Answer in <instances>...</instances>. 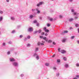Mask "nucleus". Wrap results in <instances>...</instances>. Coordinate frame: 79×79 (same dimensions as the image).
Instances as JSON below:
<instances>
[{
  "instance_id": "69168bd1",
  "label": "nucleus",
  "mask_w": 79,
  "mask_h": 79,
  "mask_svg": "<svg viewBox=\"0 0 79 79\" xmlns=\"http://www.w3.org/2000/svg\"><path fill=\"white\" fill-rule=\"evenodd\" d=\"M73 28H72V27H70V30H71V29H72Z\"/></svg>"
},
{
  "instance_id": "ddd939ff",
  "label": "nucleus",
  "mask_w": 79,
  "mask_h": 79,
  "mask_svg": "<svg viewBox=\"0 0 79 79\" xmlns=\"http://www.w3.org/2000/svg\"><path fill=\"white\" fill-rule=\"evenodd\" d=\"M11 19L12 21H15V17H11Z\"/></svg>"
},
{
  "instance_id": "9b49d317",
  "label": "nucleus",
  "mask_w": 79,
  "mask_h": 79,
  "mask_svg": "<svg viewBox=\"0 0 79 79\" xmlns=\"http://www.w3.org/2000/svg\"><path fill=\"white\" fill-rule=\"evenodd\" d=\"M73 15H76V16H78L79 15V13L75 12L73 14Z\"/></svg>"
},
{
  "instance_id": "39448f33",
  "label": "nucleus",
  "mask_w": 79,
  "mask_h": 79,
  "mask_svg": "<svg viewBox=\"0 0 79 79\" xmlns=\"http://www.w3.org/2000/svg\"><path fill=\"white\" fill-rule=\"evenodd\" d=\"M34 31V29L32 27H29L28 29V32H32Z\"/></svg>"
},
{
  "instance_id": "f704fd0d",
  "label": "nucleus",
  "mask_w": 79,
  "mask_h": 79,
  "mask_svg": "<svg viewBox=\"0 0 79 79\" xmlns=\"http://www.w3.org/2000/svg\"><path fill=\"white\" fill-rule=\"evenodd\" d=\"M40 44H41L40 42H38L37 44L39 46L40 45Z\"/></svg>"
},
{
  "instance_id": "5fc2aeb1",
  "label": "nucleus",
  "mask_w": 79,
  "mask_h": 79,
  "mask_svg": "<svg viewBox=\"0 0 79 79\" xmlns=\"http://www.w3.org/2000/svg\"><path fill=\"white\" fill-rule=\"evenodd\" d=\"M52 44H53V45H56V43H55V42H53L52 43Z\"/></svg>"
},
{
  "instance_id": "423d86ee",
  "label": "nucleus",
  "mask_w": 79,
  "mask_h": 79,
  "mask_svg": "<svg viewBox=\"0 0 79 79\" xmlns=\"http://www.w3.org/2000/svg\"><path fill=\"white\" fill-rule=\"evenodd\" d=\"M61 53L63 54H64V53H66V51L64 50H61L60 51Z\"/></svg>"
},
{
  "instance_id": "20e7f679",
  "label": "nucleus",
  "mask_w": 79,
  "mask_h": 79,
  "mask_svg": "<svg viewBox=\"0 0 79 79\" xmlns=\"http://www.w3.org/2000/svg\"><path fill=\"white\" fill-rule=\"evenodd\" d=\"M43 4H44V2H39L38 4H37L36 6H38V7H39L40 5H42Z\"/></svg>"
},
{
  "instance_id": "a211bd4d",
  "label": "nucleus",
  "mask_w": 79,
  "mask_h": 79,
  "mask_svg": "<svg viewBox=\"0 0 79 79\" xmlns=\"http://www.w3.org/2000/svg\"><path fill=\"white\" fill-rule=\"evenodd\" d=\"M73 20H74V19H73V18H70L69 19V21L70 22H71L73 21Z\"/></svg>"
},
{
  "instance_id": "603ef678",
  "label": "nucleus",
  "mask_w": 79,
  "mask_h": 79,
  "mask_svg": "<svg viewBox=\"0 0 79 79\" xmlns=\"http://www.w3.org/2000/svg\"><path fill=\"white\" fill-rule=\"evenodd\" d=\"M53 69H54V70H56V67H53Z\"/></svg>"
},
{
  "instance_id": "5701e85b",
  "label": "nucleus",
  "mask_w": 79,
  "mask_h": 79,
  "mask_svg": "<svg viewBox=\"0 0 79 79\" xmlns=\"http://www.w3.org/2000/svg\"><path fill=\"white\" fill-rule=\"evenodd\" d=\"M71 12L72 13H75V12H74V11H75V10H74V9H72L71 10Z\"/></svg>"
},
{
  "instance_id": "052dcab7",
  "label": "nucleus",
  "mask_w": 79,
  "mask_h": 79,
  "mask_svg": "<svg viewBox=\"0 0 79 79\" xmlns=\"http://www.w3.org/2000/svg\"><path fill=\"white\" fill-rule=\"evenodd\" d=\"M75 18L76 19H77V18H78V17H75Z\"/></svg>"
},
{
  "instance_id": "680f3d73",
  "label": "nucleus",
  "mask_w": 79,
  "mask_h": 79,
  "mask_svg": "<svg viewBox=\"0 0 79 79\" xmlns=\"http://www.w3.org/2000/svg\"><path fill=\"white\" fill-rule=\"evenodd\" d=\"M54 56H55V54H54L52 56V57H54Z\"/></svg>"
},
{
  "instance_id": "4468645a",
  "label": "nucleus",
  "mask_w": 79,
  "mask_h": 79,
  "mask_svg": "<svg viewBox=\"0 0 79 79\" xmlns=\"http://www.w3.org/2000/svg\"><path fill=\"white\" fill-rule=\"evenodd\" d=\"M33 23L34 24H36L37 23V21L36 20H35L33 21Z\"/></svg>"
},
{
  "instance_id": "c85d7f7f",
  "label": "nucleus",
  "mask_w": 79,
  "mask_h": 79,
  "mask_svg": "<svg viewBox=\"0 0 79 79\" xmlns=\"http://www.w3.org/2000/svg\"><path fill=\"white\" fill-rule=\"evenodd\" d=\"M60 76V73H58L56 74V76Z\"/></svg>"
},
{
  "instance_id": "4d7b16f0",
  "label": "nucleus",
  "mask_w": 79,
  "mask_h": 79,
  "mask_svg": "<svg viewBox=\"0 0 79 79\" xmlns=\"http://www.w3.org/2000/svg\"><path fill=\"white\" fill-rule=\"evenodd\" d=\"M45 36H47V35H48V34L47 33H45Z\"/></svg>"
},
{
  "instance_id": "4c0bfd02",
  "label": "nucleus",
  "mask_w": 79,
  "mask_h": 79,
  "mask_svg": "<svg viewBox=\"0 0 79 79\" xmlns=\"http://www.w3.org/2000/svg\"><path fill=\"white\" fill-rule=\"evenodd\" d=\"M31 46V44H27V47H30Z\"/></svg>"
},
{
  "instance_id": "412c9836",
  "label": "nucleus",
  "mask_w": 79,
  "mask_h": 79,
  "mask_svg": "<svg viewBox=\"0 0 79 79\" xmlns=\"http://www.w3.org/2000/svg\"><path fill=\"white\" fill-rule=\"evenodd\" d=\"M38 32L39 34H40V33L42 32V30L41 29H40L38 31Z\"/></svg>"
},
{
  "instance_id": "f3484780",
  "label": "nucleus",
  "mask_w": 79,
  "mask_h": 79,
  "mask_svg": "<svg viewBox=\"0 0 79 79\" xmlns=\"http://www.w3.org/2000/svg\"><path fill=\"white\" fill-rule=\"evenodd\" d=\"M2 20H3V17L0 16V22H1V21H2Z\"/></svg>"
},
{
  "instance_id": "473e14b6",
  "label": "nucleus",
  "mask_w": 79,
  "mask_h": 79,
  "mask_svg": "<svg viewBox=\"0 0 79 79\" xmlns=\"http://www.w3.org/2000/svg\"><path fill=\"white\" fill-rule=\"evenodd\" d=\"M41 34V35H44L45 34V32H42Z\"/></svg>"
},
{
  "instance_id": "49530a36",
  "label": "nucleus",
  "mask_w": 79,
  "mask_h": 79,
  "mask_svg": "<svg viewBox=\"0 0 79 79\" xmlns=\"http://www.w3.org/2000/svg\"><path fill=\"white\" fill-rule=\"evenodd\" d=\"M49 20L50 21H53V19L52 18H50L49 19Z\"/></svg>"
},
{
  "instance_id": "774afa93",
  "label": "nucleus",
  "mask_w": 79,
  "mask_h": 79,
  "mask_svg": "<svg viewBox=\"0 0 79 79\" xmlns=\"http://www.w3.org/2000/svg\"><path fill=\"white\" fill-rule=\"evenodd\" d=\"M77 42L78 44H79V41H77Z\"/></svg>"
},
{
  "instance_id": "bb28decb",
  "label": "nucleus",
  "mask_w": 79,
  "mask_h": 79,
  "mask_svg": "<svg viewBox=\"0 0 79 79\" xmlns=\"http://www.w3.org/2000/svg\"><path fill=\"white\" fill-rule=\"evenodd\" d=\"M75 36H72L71 37V39H74Z\"/></svg>"
},
{
  "instance_id": "b1692460",
  "label": "nucleus",
  "mask_w": 79,
  "mask_h": 79,
  "mask_svg": "<svg viewBox=\"0 0 79 79\" xmlns=\"http://www.w3.org/2000/svg\"><path fill=\"white\" fill-rule=\"evenodd\" d=\"M37 32H38V31H35L33 32V34H37Z\"/></svg>"
},
{
  "instance_id": "a18cd8bd",
  "label": "nucleus",
  "mask_w": 79,
  "mask_h": 79,
  "mask_svg": "<svg viewBox=\"0 0 79 79\" xmlns=\"http://www.w3.org/2000/svg\"><path fill=\"white\" fill-rule=\"evenodd\" d=\"M21 27V26L20 25H18L17 26V28H20Z\"/></svg>"
},
{
  "instance_id": "393cba45",
  "label": "nucleus",
  "mask_w": 79,
  "mask_h": 79,
  "mask_svg": "<svg viewBox=\"0 0 79 79\" xmlns=\"http://www.w3.org/2000/svg\"><path fill=\"white\" fill-rule=\"evenodd\" d=\"M15 32L16 31H15V30H14L11 32V33H12V34H14V33H15Z\"/></svg>"
},
{
  "instance_id": "e433bc0d",
  "label": "nucleus",
  "mask_w": 79,
  "mask_h": 79,
  "mask_svg": "<svg viewBox=\"0 0 79 79\" xmlns=\"http://www.w3.org/2000/svg\"><path fill=\"white\" fill-rule=\"evenodd\" d=\"M10 51H8L7 52V55H10Z\"/></svg>"
},
{
  "instance_id": "1a4fd4ad",
  "label": "nucleus",
  "mask_w": 79,
  "mask_h": 79,
  "mask_svg": "<svg viewBox=\"0 0 79 79\" xmlns=\"http://www.w3.org/2000/svg\"><path fill=\"white\" fill-rule=\"evenodd\" d=\"M36 11L37 14H40V11L39 10L38 8H36Z\"/></svg>"
},
{
  "instance_id": "cd10ccee",
  "label": "nucleus",
  "mask_w": 79,
  "mask_h": 79,
  "mask_svg": "<svg viewBox=\"0 0 79 79\" xmlns=\"http://www.w3.org/2000/svg\"><path fill=\"white\" fill-rule=\"evenodd\" d=\"M75 26L77 27H79V24H78V23H76L75 24Z\"/></svg>"
},
{
  "instance_id": "37998d69",
  "label": "nucleus",
  "mask_w": 79,
  "mask_h": 79,
  "mask_svg": "<svg viewBox=\"0 0 79 79\" xmlns=\"http://www.w3.org/2000/svg\"><path fill=\"white\" fill-rule=\"evenodd\" d=\"M8 43L9 44H11L12 42L11 41H9L8 42Z\"/></svg>"
},
{
  "instance_id": "a19ab883",
  "label": "nucleus",
  "mask_w": 79,
  "mask_h": 79,
  "mask_svg": "<svg viewBox=\"0 0 79 79\" xmlns=\"http://www.w3.org/2000/svg\"><path fill=\"white\" fill-rule=\"evenodd\" d=\"M20 77H24V74H22L20 75Z\"/></svg>"
},
{
  "instance_id": "a878e982",
  "label": "nucleus",
  "mask_w": 79,
  "mask_h": 79,
  "mask_svg": "<svg viewBox=\"0 0 79 79\" xmlns=\"http://www.w3.org/2000/svg\"><path fill=\"white\" fill-rule=\"evenodd\" d=\"M63 60H64V61H66V60H67V58L65 57H64L63 58Z\"/></svg>"
},
{
  "instance_id": "2eb2a0df",
  "label": "nucleus",
  "mask_w": 79,
  "mask_h": 79,
  "mask_svg": "<svg viewBox=\"0 0 79 79\" xmlns=\"http://www.w3.org/2000/svg\"><path fill=\"white\" fill-rule=\"evenodd\" d=\"M33 17H34V16H33V15H30L29 16V18H30V19H32V18H33Z\"/></svg>"
},
{
  "instance_id": "f8f14e48",
  "label": "nucleus",
  "mask_w": 79,
  "mask_h": 79,
  "mask_svg": "<svg viewBox=\"0 0 79 79\" xmlns=\"http://www.w3.org/2000/svg\"><path fill=\"white\" fill-rule=\"evenodd\" d=\"M64 66L66 68H68L69 67V65L68 64H66L64 65Z\"/></svg>"
},
{
  "instance_id": "de8ad7c7",
  "label": "nucleus",
  "mask_w": 79,
  "mask_h": 79,
  "mask_svg": "<svg viewBox=\"0 0 79 79\" xmlns=\"http://www.w3.org/2000/svg\"><path fill=\"white\" fill-rule=\"evenodd\" d=\"M36 9H32L31 10V11H32V12H34V11H35V10Z\"/></svg>"
},
{
  "instance_id": "6ab92c4d",
  "label": "nucleus",
  "mask_w": 79,
  "mask_h": 79,
  "mask_svg": "<svg viewBox=\"0 0 79 79\" xmlns=\"http://www.w3.org/2000/svg\"><path fill=\"white\" fill-rule=\"evenodd\" d=\"M62 41L63 43H65L66 42V40L65 39H63Z\"/></svg>"
},
{
  "instance_id": "8fccbe9b",
  "label": "nucleus",
  "mask_w": 79,
  "mask_h": 79,
  "mask_svg": "<svg viewBox=\"0 0 79 79\" xmlns=\"http://www.w3.org/2000/svg\"><path fill=\"white\" fill-rule=\"evenodd\" d=\"M47 26H48V27H49V26H50V25L49 24H48Z\"/></svg>"
},
{
  "instance_id": "9d476101",
  "label": "nucleus",
  "mask_w": 79,
  "mask_h": 79,
  "mask_svg": "<svg viewBox=\"0 0 79 79\" xmlns=\"http://www.w3.org/2000/svg\"><path fill=\"white\" fill-rule=\"evenodd\" d=\"M79 78V75H76V77L73 78V79H78Z\"/></svg>"
},
{
  "instance_id": "2f4dec72",
  "label": "nucleus",
  "mask_w": 79,
  "mask_h": 79,
  "mask_svg": "<svg viewBox=\"0 0 79 79\" xmlns=\"http://www.w3.org/2000/svg\"><path fill=\"white\" fill-rule=\"evenodd\" d=\"M60 59H58L57 60V63H60Z\"/></svg>"
},
{
  "instance_id": "7c9ffc66",
  "label": "nucleus",
  "mask_w": 79,
  "mask_h": 79,
  "mask_svg": "<svg viewBox=\"0 0 79 79\" xmlns=\"http://www.w3.org/2000/svg\"><path fill=\"white\" fill-rule=\"evenodd\" d=\"M2 46H6V44L5 43H3L2 44Z\"/></svg>"
},
{
  "instance_id": "0eeeda50",
  "label": "nucleus",
  "mask_w": 79,
  "mask_h": 79,
  "mask_svg": "<svg viewBox=\"0 0 79 79\" xmlns=\"http://www.w3.org/2000/svg\"><path fill=\"white\" fill-rule=\"evenodd\" d=\"M10 60V61L11 62H13V61H15V60L14 58H10L9 59Z\"/></svg>"
},
{
  "instance_id": "864d4df0",
  "label": "nucleus",
  "mask_w": 79,
  "mask_h": 79,
  "mask_svg": "<svg viewBox=\"0 0 79 79\" xmlns=\"http://www.w3.org/2000/svg\"><path fill=\"white\" fill-rule=\"evenodd\" d=\"M69 1L70 2H73V0H69Z\"/></svg>"
},
{
  "instance_id": "4be33fe9",
  "label": "nucleus",
  "mask_w": 79,
  "mask_h": 79,
  "mask_svg": "<svg viewBox=\"0 0 79 79\" xmlns=\"http://www.w3.org/2000/svg\"><path fill=\"white\" fill-rule=\"evenodd\" d=\"M23 37V35H19V38L20 39H21Z\"/></svg>"
},
{
  "instance_id": "e2e57ef3",
  "label": "nucleus",
  "mask_w": 79,
  "mask_h": 79,
  "mask_svg": "<svg viewBox=\"0 0 79 79\" xmlns=\"http://www.w3.org/2000/svg\"><path fill=\"white\" fill-rule=\"evenodd\" d=\"M7 2H10V0H6Z\"/></svg>"
},
{
  "instance_id": "ea45409f",
  "label": "nucleus",
  "mask_w": 79,
  "mask_h": 79,
  "mask_svg": "<svg viewBox=\"0 0 79 79\" xmlns=\"http://www.w3.org/2000/svg\"><path fill=\"white\" fill-rule=\"evenodd\" d=\"M52 42V40H49L48 41V43H50Z\"/></svg>"
},
{
  "instance_id": "f257e3e1",
  "label": "nucleus",
  "mask_w": 79,
  "mask_h": 79,
  "mask_svg": "<svg viewBox=\"0 0 79 79\" xmlns=\"http://www.w3.org/2000/svg\"><path fill=\"white\" fill-rule=\"evenodd\" d=\"M33 56L34 57H35V58L37 60H39V56L38 55V54L36 53H35L34 54Z\"/></svg>"
},
{
  "instance_id": "72a5a7b5",
  "label": "nucleus",
  "mask_w": 79,
  "mask_h": 79,
  "mask_svg": "<svg viewBox=\"0 0 79 79\" xmlns=\"http://www.w3.org/2000/svg\"><path fill=\"white\" fill-rule=\"evenodd\" d=\"M31 38V36L30 35H28L27 36V38L28 39H30Z\"/></svg>"
},
{
  "instance_id": "c03bdc74",
  "label": "nucleus",
  "mask_w": 79,
  "mask_h": 79,
  "mask_svg": "<svg viewBox=\"0 0 79 79\" xmlns=\"http://www.w3.org/2000/svg\"><path fill=\"white\" fill-rule=\"evenodd\" d=\"M76 66H77V67H79V64L77 63L76 64Z\"/></svg>"
},
{
  "instance_id": "09e8293b",
  "label": "nucleus",
  "mask_w": 79,
  "mask_h": 79,
  "mask_svg": "<svg viewBox=\"0 0 79 79\" xmlns=\"http://www.w3.org/2000/svg\"><path fill=\"white\" fill-rule=\"evenodd\" d=\"M39 19L40 20H42V17L40 16L39 17Z\"/></svg>"
},
{
  "instance_id": "bf43d9fd",
  "label": "nucleus",
  "mask_w": 79,
  "mask_h": 79,
  "mask_svg": "<svg viewBox=\"0 0 79 79\" xmlns=\"http://www.w3.org/2000/svg\"><path fill=\"white\" fill-rule=\"evenodd\" d=\"M77 30L78 31V33L79 34V28L77 29Z\"/></svg>"
},
{
  "instance_id": "c9c22d12",
  "label": "nucleus",
  "mask_w": 79,
  "mask_h": 79,
  "mask_svg": "<svg viewBox=\"0 0 79 79\" xmlns=\"http://www.w3.org/2000/svg\"><path fill=\"white\" fill-rule=\"evenodd\" d=\"M64 33L65 34L66 33H68V31H64Z\"/></svg>"
},
{
  "instance_id": "6e6d98bb",
  "label": "nucleus",
  "mask_w": 79,
  "mask_h": 79,
  "mask_svg": "<svg viewBox=\"0 0 79 79\" xmlns=\"http://www.w3.org/2000/svg\"><path fill=\"white\" fill-rule=\"evenodd\" d=\"M60 49H61V48H58V52H60Z\"/></svg>"
},
{
  "instance_id": "0e129e2a",
  "label": "nucleus",
  "mask_w": 79,
  "mask_h": 79,
  "mask_svg": "<svg viewBox=\"0 0 79 79\" xmlns=\"http://www.w3.org/2000/svg\"><path fill=\"white\" fill-rule=\"evenodd\" d=\"M27 38H25V39H24V40L25 41V40H27Z\"/></svg>"
},
{
  "instance_id": "6e6552de",
  "label": "nucleus",
  "mask_w": 79,
  "mask_h": 79,
  "mask_svg": "<svg viewBox=\"0 0 79 79\" xmlns=\"http://www.w3.org/2000/svg\"><path fill=\"white\" fill-rule=\"evenodd\" d=\"M44 29L45 32H49V30H48V29H47L46 27H44Z\"/></svg>"
},
{
  "instance_id": "c756f323",
  "label": "nucleus",
  "mask_w": 79,
  "mask_h": 79,
  "mask_svg": "<svg viewBox=\"0 0 79 79\" xmlns=\"http://www.w3.org/2000/svg\"><path fill=\"white\" fill-rule=\"evenodd\" d=\"M3 11L0 10V14H3Z\"/></svg>"
},
{
  "instance_id": "dca6fc26",
  "label": "nucleus",
  "mask_w": 79,
  "mask_h": 79,
  "mask_svg": "<svg viewBox=\"0 0 79 79\" xmlns=\"http://www.w3.org/2000/svg\"><path fill=\"white\" fill-rule=\"evenodd\" d=\"M37 51H39V48H35V52H37Z\"/></svg>"
},
{
  "instance_id": "aec40b11",
  "label": "nucleus",
  "mask_w": 79,
  "mask_h": 79,
  "mask_svg": "<svg viewBox=\"0 0 79 79\" xmlns=\"http://www.w3.org/2000/svg\"><path fill=\"white\" fill-rule=\"evenodd\" d=\"M49 65V63H45V66H48Z\"/></svg>"
},
{
  "instance_id": "7ed1b4c3",
  "label": "nucleus",
  "mask_w": 79,
  "mask_h": 79,
  "mask_svg": "<svg viewBox=\"0 0 79 79\" xmlns=\"http://www.w3.org/2000/svg\"><path fill=\"white\" fill-rule=\"evenodd\" d=\"M12 65L13 66H14L15 67H18V63L17 62H14L12 63Z\"/></svg>"
},
{
  "instance_id": "3c124183",
  "label": "nucleus",
  "mask_w": 79,
  "mask_h": 79,
  "mask_svg": "<svg viewBox=\"0 0 79 79\" xmlns=\"http://www.w3.org/2000/svg\"><path fill=\"white\" fill-rule=\"evenodd\" d=\"M36 24V26H39V23H38L37 22Z\"/></svg>"
},
{
  "instance_id": "338daca9",
  "label": "nucleus",
  "mask_w": 79,
  "mask_h": 79,
  "mask_svg": "<svg viewBox=\"0 0 79 79\" xmlns=\"http://www.w3.org/2000/svg\"><path fill=\"white\" fill-rule=\"evenodd\" d=\"M51 12H53V11L52 10H51Z\"/></svg>"
},
{
  "instance_id": "13d9d810",
  "label": "nucleus",
  "mask_w": 79,
  "mask_h": 79,
  "mask_svg": "<svg viewBox=\"0 0 79 79\" xmlns=\"http://www.w3.org/2000/svg\"><path fill=\"white\" fill-rule=\"evenodd\" d=\"M41 45H44V44L43 43H41Z\"/></svg>"
},
{
  "instance_id": "58836bf2",
  "label": "nucleus",
  "mask_w": 79,
  "mask_h": 79,
  "mask_svg": "<svg viewBox=\"0 0 79 79\" xmlns=\"http://www.w3.org/2000/svg\"><path fill=\"white\" fill-rule=\"evenodd\" d=\"M61 35H64V31L61 32Z\"/></svg>"
},
{
  "instance_id": "f03ea898",
  "label": "nucleus",
  "mask_w": 79,
  "mask_h": 79,
  "mask_svg": "<svg viewBox=\"0 0 79 79\" xmlns=\"http://www.w3.org/2000/svg\"><path fill=\"white\" fill-rule=\"evenodd\" d=\"M40 39H43L44 40H45V42H47L48 40V38H47L46 37H43V36H40Z\"/></svg>"
},
{
  "instance_id": "79ce46f5",
  "label": "nucleus",
  "mask_w": 79,
  "mask_h": 79,
  "mask_svg": "<svg viewBox=\"0 0 79 79\" xmlns=\"http://www.w3.org/2000/svg\"><path fill=\"white\" fill-rule=\"evenodd\" d=\"M59 17L60 18H63V16L60 15L59 16Z\"/></svg>"
}]
</instances>
